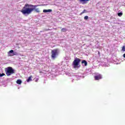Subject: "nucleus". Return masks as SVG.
I'll use <instances>...</instances> for the list:
<instances>
[{"label":"nucleus","instance_id":"obj_13","mask_svg":"<svg viewBox=\"0 0 125 125\" xmlns=\"http://www.w3.org/2000/svg\"><path fill=\"white\" fill-rule=\"evenodd\" d=\"M118 16H119V17H121V16H122V15H123V13H122V12L119 13L118 14Z\"/></svg>","mask_w":125,"mask_h":125},{"label":"nucleus","instance_id":"obj_19","mask_svg":"<svg viewBox=\"0 0 125 125\" xmlns=\"http://www.w3.org/2000/svg\"><path fill=\"white\" fill-rule=\"evenodd\" d=\"M123 57H124V58H125V54H123Z\"/></svg>","mask_w":125,"mask_h":125},{"label":"nucleus","instance_id":"obj_9","mask_svg":"<svg viewBox=\"0 0 125 125\" xmlns=\"http://www.w3.org/2000/svg\"><path fill=\"white\" fill-rule=\"evenodd\" d=\"M32 78H33V76L31 75L28 79L26 80L27 83H29V82L32 81Z\"/></svg>","mask_w":125,"mask_h":125},{"label":"nucleus","instance_id":"obj_22","mask_svg":"<svg viewBox=\"0 0 125 125\" xmlns=\"http://www.w3.org/2000/svg\"><path fill=\"white\" fill-rule=\"evenodd\" d=\"M55 30H56V28H55Z\"/></svg>","mask_w":125,"mask_h":125},{"label":"nucleus","instance_id":"obj_4","mask_svg":"<svg viewBox=\"0 0 125 125\" xmlns=\"http://www.w3.org/2000/svg\"><path fill=\"white\" fill-rule=\"evenodd\" d=\"M6 74L7 76H11L13 74H14V69L12 67H8L6 70H5Z\"/></svg>","mask_w":125,"mask_h":125},{"label":"nucleus","instance_id":"obj_7","mask_svg":"<svg viewBox=\"0 0 125 125\" xmlns=\"http://www.w3.org/2000/svg\"><path fill=\"white\" fill-rule=\"evenodd\" d=\"M52 11V10L51 9H48V10H43V12H44V13H46L47 12H51Z\"/></svg>","mask_w":125,"mask_h":125},{"label":"nucleus","instance_id":"obj_14","mask_svg":"<svg viewBox=\"0 0 125 125\" xmlns=\"http://www.w3.org/2000/svg\"><path fill=\"white\" fill-rule=\"evenodd\" d=\"M84 20H87V19H88V16H85L84 17Z\"/></svg>","mask_w":125,"mask_h":125},{"label":"nucleus","instance_id":"obj_8","mask_svg":"<svg viewBox=\"0 0 125 125\" xmlns=\"http://www.w3.org/2000/svg\"><path fill=\"white\" fill-rule=\"evenodd\" d=\"M82 64H84V66H87V62L85 60H83L82 62Z\"/></svg>","mask_w":125,"mask_h":125},{"label":"nucleus","instance_id":"obj_1","mask_svg":"<svg viewBox=\"0 0 125 125\" xmlns=\"http://www.w3.org/2000/svg\"><path fill=\"white\" fill-rule=\"evenodd\" d=\"M37 5H33L32 4H25L23 6V8L21 10V12L24 15L27 14L29 15V14H31L34 10L36 12L39 13L40 9L39 8H35V7H37ZM34 7V8H33Z\"/></svg>","mask_w":125,"mask_h":125},{"label":"nucleus","instance_id":"obj_2","mask_svg":"<svg viewBox=\"0 0 125 125\" xmlns=\"http://www.w3.org/2000/svg\"><path fill=\"white\" fill-rule=\"evenodd\" d=\"M81 59L76 58L74 61L72 62V65L73 66V68L76 69V68H80L81 65H80V63H81Z\"/></svg>","mask_w":125,"mask_h":125},{"label":"nucleus","instance_id":"obj_5","mask_svg":"<svg viewBox=\"0 0 125 125\" xmlns=\"http://www.w3.org/2000/svg\"><path fill=\"white\" fill-rule=\"evenodd\" d=\"M95 81H99L102 79V75L101 74H98L94 76Z\"/></svg>","mask_w":125,"mask_h":125},{"label":"nucleus","instance_id":"obj_18","mask_svg":"<svg viewBox=\"0 0 125 125\" xmlns=\"http://www.w3.org/2000/svg\"><path fill=\"white\" fill-rule=\"evenodd\" d=\"M50 29H45V31H50Z\"/></svg>","mask_w":125,"mask_h":125},{"label":"nucleus","instance_id":"obj_16","mask_svg":"<svg viewBox=\"0 0 125 125\" xmlns=\"http://www.w3.org/2000/svg\"><path fill=\"white\" fill-rule=\"evenodd\" d=\"M122 51H125V46H123L122 47Z\"/></svg>","mask_w":125,"mask_h":125},{"label":"nucleus","instance_id":"obj_3","mask_svg":"<svg viewBox=\"0 0 125 125\" xmlns=\"http://www.w3.org/2000/svg\"><path fill=\"white\" fill-rule=\"evenodd\" d=\"M51 58L52 59H55L59 54V49H55L51 50Z\"/></svg>","mask_w":125,"mask_h":125},{"label":"nucleus","instance_id":"obj_15","mask_svg":"<svg viewBox=\"0 0 125 125\" xmlns=\"http://www.w3.org/2000/svg\"><path fill=\"white\" fill-rule=\"evenodd\" d=\"M3 76H5L4 73H0V77H3Z\"/></svg>","mask_w":125,"mask_h":125},{"label":"nucleus","instance_id":"obj_10","mask_svg":"<svg viewBox=\"0 0 125 125\" xmlns=\"http://www.w3.org/2000/svg\"><path fill=\"white\" fill-rule=\"evenodd\" d=\"M16 83H18V84H21V83H22V81L21 80L19 79L17 81Z\"/></svg>","mask_w":125,"mask_h":125},{"label":"nucleus","instance_id":"obj_12","mask_svg":"<svg viewBox=\"0 0 125 125\" xmlns=\"http://www.w3.org/2000/svg\"><path fill=\"white\" fill-rule=\"evenodd\" d=\"M83 13H86V10L84 9L83 11L81 13L80 15H83Z\"/></svg>","mask_w":125,"mask_h":125},{"label":"nucleus","instance_id":"obj_6","mask_svg":"<svg viewBox=\"0 0 125 125\" xmlns=\"http://www.w3.org/2000/svg\"><path fill=\"white\" fill-rule=\"evenodd\" d=\"M8 56H14V55H16V54L14 53L13 50H11L8 52Z\"/></svg>","mask_w":125,"mask_h":125},{"label":"nucleus","instance_id":"obj_11","mask_svg":"<svg viewBox=\"0 0 125 125\" xmlns=\"http://www.w3.org/2000/svg\"><path fill=\"white\" fill-rule=\"evenodd\" d=\"M61 32H62L63 33H65V32H67V29H66L65 28H63L61 29Z\"/></svg>","mask_w":125,"mask_h":125},{"label":"nucleus","instance_id":"obj_21","mask_svg":"<svg viewBox=\"0 0 125 125\" xmlns=\"http://www.w3.org/2000/svg\"><path fill=\"white\" fill-rule=\"evenodd\" d=\"M38 80H39V79H37V80H36V83H38Z\"/></svg>","mask_w":125,"mask_h":125},{"label":"nucleus","instance_id":"obj_17","mask_svg":"<svg viewBox=\"0 0 125 125\" xmlns=\"http://www.w3.org/2000/svg\"><path fill=\"white\" fill-rule=\"evenodd\" d=\"M80 1H89V0H80Z\"/></svg>","mask_w":125,"mask_h":125},{"label":"nucleus","instance_id":"obj_20","mask_svg":"<svg viewBox=\"0 0 125 125\" xmlns=\"http://www.w3.org/2000/svg\"><path fill=\"white\" fill-rule=\"evenodd\" d=\"M42 71H40V74H42Z\"/></svg>","mask_w":125,"mask_h":125}]
</instances>
